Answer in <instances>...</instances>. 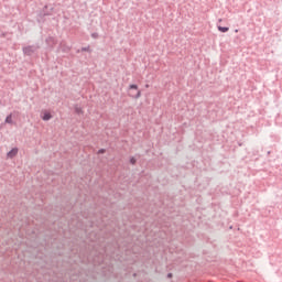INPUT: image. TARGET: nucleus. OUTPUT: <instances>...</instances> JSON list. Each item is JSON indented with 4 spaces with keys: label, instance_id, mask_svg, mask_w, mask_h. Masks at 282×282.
Here are the masks:
<instances>
[{
    "label": "nucleus",
    "instance_id": "6",
    "mask_svg": "<svg viewBox=\"0 0 282 282\" xmlns=\"http://www.w3.org/2000/svg\"><path fill=\"white\" fill-rule=\"evenodd\" d=\"M129 89H138V85L132 84V85L129 86Z\"/></svg>",
    "mask_w": 282,
    "mask_h": 282
},
{
    "label": "nucleus",
    "instance_id": "3",
    "mask_svg": "<svg viewBox=\"0 0 282 282\" xmlns=\"http://www.w3.org/2000/svg\"><path fill=\"white\" fill-rule=\"evenodd\" d=\"M6 122L8 124H12V115H9L7 118H6Z\"/></svg>",
    "mask_w": 282,
    "mask_h": 282
},
{
    "label": "nucleus",
    "instance_id": "9",
    "mask_svg": "<svg viewBox=\"0 0 282 282\" xmlns=\"http://www.w3.org/2000/svg\"><path fill=\"white\" fill-rule=\"evenodd\" d=\"M169 276L172 278L173 275L170 273Z\"/></svg>",
    "mask_w": 282,
    "mask_h": 282
},
{
    "label": "nucleus",
    "instance_id": "8",
    "mask_svg": "<svg viewBox=\"0 0 282 282\" xmlns=\"http://www.w3.org/2000/svg\"><path fill=\"white\" fill-rule=\"evenodd\" d=\"M134 162H135V159H131V164H134Z\"/></svg>",
    "mask_w": 282,
    "mask_h": 282
},
{
    "label": "nucleus",
    "instance_id": "5",
    "mask_svg": "<svg viewBox=\"0 0 282 282\" xmlns=\"http://www.w3.org/2000/svg\"><path fill=\"white\" fill-rule=\"evenodd\" d=\"M142 96V91L138 90L137 94L134 96H132V98H140Z\"/></svg>",
    "mask_w": 282,
    "mask_h": 282
},
{
    "label": "nucleus",
    "instance_id": "1",
    "mask_svg": "<svg viewBox=\"0 0 282 282\" xmlns=\"http://www.w3.org/2000/svg\"><path fill=\"white\" fill-rule=\"evenodd\" d=\"M42 120H44V121L52 120V113H50V111H47V110H44L42 112Z\"/></svg>",
    "mask_w": 282,
    "mask_h": 282
},
{
    "label": "nucleus",
    "instance_id": "4",
    "mask_svg": "<svg viewBox=\"0 0 282 282\" xmlns=\"http://www.w3.org/2000/svg\"><path fill=\"white\" fill-rule=\"evenodd\" d=\"M219 32H228V28L226 26H218Z\"/></svg>",
    "mask_w": 282,
    "mask_h": 282
},
{
    "label": "nucleus",
    "instance_id": "2",
    "mask_svg": "<svg viewBox=\"0 0 282 282\" xmlns=\"http://www.w3.org/2000/svg\"><path fill=\"white\" fill-rule=\"evenodd\" d=\"M19 153V149L13 148L10 152H8L7 158H15V155Z\"/></svg>",
    "mask_w": 282,
    "mask_h": 282
},
{
    "label": "nucleus",
    "instance_id": "7",
    "mask_svg": "<svg viewBox=\"0 0 282 282\" xmlns=\"http://www.w3.org/2000/svg\"><path fill=\"white\" fill-rule=\"evenodd\" d=\"M30 50H31L30 47H25L24 48V54H30Z\"/></svg>",
    "mask_w": 282,
    "mask_h": 282
}]
</instances>
